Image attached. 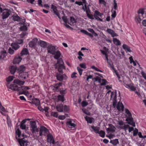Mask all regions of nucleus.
<instances>
[{"label":"nucleus","instance_id":"1","mask_svg":"<svg viewBox=\"0 0 146 146\" xmlns=\"http://www.w3.org/2000/svg\"><path fill=\"white\" fill-rule=\"evenodd\" d=\"M64 62L62 59L60 58L58 61V62L54 65V68L57 69L59 73H57L56 77L58 80L62 81L66 79L67 76L65 74H62V70L65 69V66L64 65Z\"/></svg>","mask_w":146,"mask_h":146},{"label":"nucleus","instance_id":"2","mask_svg":"<svg viewBox=\"0 0 146 146\" xmlns=\"http://www.w3.org/2000/svg\"><path fill=\"white\" fill-rule=\"evenodd\" d=\"M117 94L116 92H112L111 93V100L113 101V106L114 107H116L117 110L120 111H123L124 106L122 103L119 102L117 105Z\"/></svg>","mask_w":146,"mask_h":146},{"label":"nucleus","instance_id":"3","mask_svg":"<svg viewBox=\"0 0 146 146\" xmlns=\"http://www.w3.org/2000/svg\"><path fill=\"white\" fill-rule=\"evenodd\" d=\"M8 88L14 91H18L19 93V95L23 94H25L26 92L28 93V92L24 91L22 88V86L20 87H19L17 85L15 84H11Z\"/></svg>","mask_w":146,"mask_h":146},{"label":"nucleus","instance_id":"4","mask_svg":"<svg viewBox=\"0 0 146 146\" xmlns=\"http://www.w3.org/2000/svg\"><path fill=\"white\" fill-rule=\"evenodd\" d=\"M25 67L23 65H21L17 68V72L19 74L18 77L20 79H21L23 77V76L25 75H27L28 77V74L27 73L24 72L25 70Z\"/></svg>","mask_w":146,"mask_h":146},{"label":"nucleus","instance_id":"5","mask_svg":"<svg viewBox=\"0 0 146 146\" xmlns=\"http://www.w3.org/2000/svg\"><path fill=\"white\" fill-rule=\"evenodd\" d=\"M125 112L128 115L125 121H127L126 123L132 125L133 127H135V122L133 121V118L132 117L131 113L130 111L127 109L125 110Z\"/></svg>","mask_w":146,"mask_h":146},{"label":"nucleus","instance_id":"6","mask_svg":"<svg viewBox=\"0 0 146 146\" xmlns=\"http://www.w3.org/2000/svg\"><path fill=\"white\" fill-rule=\"evenodd\" d=\"M31 130L33 133L39 131L38 129L37 128L36 122L35 121H30Z\"/></svg>","mask_w":146,"mask_h":146},{"label":"nucleus","instance_id":"7","mask_svg":"<svg viewBox=\"0 0 146 146\" xmlns=\"http://www.w3.org/2000/svg\"><path fill=\"white\" fill-rule=\"evenodd\" d=\"M138 13L139 14L141 15L137 16L135 17V20L136 22H138V23H140L141 19L143 18V15L144 14L143 9H140Z\"/></svg>","mask_w":146,"mask_h":146},{"label":"nucleus","instance_id":"8","mask_svg":"<svg viewBox=\"0 0 146 146\" xmlns=\"http://www.w3.org/2000/svg\"><path fill=\"white\" fill-rule=\"evenodd\" d=\"M11 13V11L7 9H3V12L2 15V19H4L7 18Z\"/></svg>","mask_w":146,"mask_h":146},{"label":"nucleus","instance_id":"9","mask_svg":"<svg viewBox=\"0 0 146 146\" xmlns=\"http://www.w3.org/2000/svg\"><path fill=\"white\" fill-rule=\"evenodd\" d=\"M48 52L52 55L54 54L56 50V47L52 45H48L47 47Z\"/></svg>","mask_w":146,"mask_h":146},{"label":"nucleus","instance_id":"10","mask_svg":"<svg viewBox=\"0 0 146 146\" xmlns=\"http://www.w3.org/2000/svg\"><path fill=\"white\" fill-rule=\"evenodd\" d=\"M18 142L21 146H27L28 141L25 139V138L18 139Z\"/></svg>","mask_w":146,"mask_h":146},{"label":"nucleus","instance_id":"11","mask_svg":"<svg viewBox=\"0 0 146 146\" xmlns=\"http://www.w3.org/2000/svg\"><path fill=\"white\" fill-rule=\"evenodd\" d=\"M48 131V130L44 126H41L39 130L40 136L46 135L47 134V132Z\"/></svg>","mask_w":146,"mask_h":146},{"label":"nucleus","instance_id":"12","mask_svg":"<svg viewBox=\"0 0 146 146\" xmlns=\"http://www.w3.org/2000/svg\"><path fill=\"white\" fill-rule=\"evenodd\" d=\"M22 58L19 55L16 56L13 60V63L14 64H19L21 61Z\"/></svg>","mask_w":146,"mask_h":146},{"label":"nucleus","instance_id":"13","mask_svg":"<svg viewBox=\"0 0 146 146\" xmlns=\"http://www.w3.org/2000/svg\"><path fill=\"white\" fill-rule=\"evenodd\" d=\"M38 41V39L36 38L33 39L31 41H30L29 44V46L31 48L33 47L36 44Z\"/></svg>","mask_w":146,"mask_h":146},{"label":"nucleus","instance_id":"14","mask_svg":"<svg viewBox=\"0 0 146 146\" xmlns=\"http://www.w3.org/2000/svg\"><path fill=\"white\" fill-rule=\"evenodd\" d=\"M51 9L53 11L54 13L58 17L59 19H60L61 18L60 17L59 14L57 10L56 7L52 4L51 5Z\"/></svg>","mask_w":146,"mask_h":146},{"label":"nucleus","instance_id":"15","mask_svg":"<svg viewBox=\"0 0 146 146\" xmlns=\"http://www.w3.org/2000/svg\"><path fill=\"white\" fill-rule=\"evenodd\" d=\"M48 138L50 140V142L52 143L53 144H55L56 145V144L58 145L59 143L58 141H57L56 142H55L54 141L53 139V137L51 135H47Z\"/></svg>","mask_w":146,"mask_h":146},{"label":"nucleus","instance_id":"16","mask_svg":"<svg viewBox=\"0 0 146 146\" xmlns=\"http://www.w3.org/2000/svg\"><path fill=\"white\" fill-rule=\"evenodd\" d=\"M17 70V67L14 66H11L9 68L10 72L12 74H14L15 73Z\"/></svg>","mask_w":146,"mask_h":146},{"label":"nucleus","instance_id":"17","mask_svg":"<svg viewBox=\"0 0 146 146\" xmlns=\"http://www.w3.org/2000/svg\"><path fill=\"white\" fill-rule=\"evenodd\" d=\"M14 83H16L19 85H23L25 82V81L20 80L18 79H16L14 80L13 82Z\"/></svg>","mask_w":146,"mask_h":146},{"label":"nucleus","instance_id":"18","mask_svg":"<svg viewBox=\"0 0 146 146\" xmlns=\"http://www.w3.org/2000/svg\"><path fill=\"white\" fill-rule=\"evenodd\" d=\"M11 46H12L13 48L15 50H17L20 47L19 45L15 42L12 43L11 44Z\"/></svg>","mask_w":146,"mask_h":146},{"label":"nucleus","instance_id":"19","mask_svg":"<svg viewBox=\"0 0 146 146\" xmlns=\"http://www.w3.org/2000/svg\"><path fill=\"white\" fill-rule=\"evenodd\" d=\"M109 126L111 127L110 128H108L106 129L107 132L110 131L112 132H114L115 131V127L112 124H109Z\"/></svg>","mask_w":146,"mask_h":146},{"label":"nucleus","instance_id":"20","mask_svg":"<svg viewBox=\"0 0 146 146\" xmlns=\"http://www.w3.org/2000/svg\"><path fill=\"white\" fill-rule=\"evenodd\" d=\"M31 104H34L36 106H38L40 104V100L38 99L35 98L33 101L31 102H29Z\"/></svg>","mask_w":146,"mask_h":146},{"label":"nucleus","instance_id":"21","mask_svg":"<svg viewBox=\"0 0 146 146\" xmlns=\"http://www.w3.org/2000/svg\"><path fill=\"white\" fill-rule=\"evenodd\" d=\"M67 125L70 128L75 127L76 126V125L72 123L71 121H69L66 122Z\"/></svg>","mask_w":146,"mask_h":146},{"label":"nucleus","instance_id":"22","mask_svg":"<svg viewBox=\"0 0 146 146\" xmlns=\"http://www.w3.org/2000/svg\"><path fill=\"white\" fill-rule=\"evenodd\" d=\"M40 45L44 48H46L47 47V44L46 42L42 40H40L39 42Z\"/></svg>","mask_w":146,"mask_h":146},{"label":"nucleus","instance_id":"23","mask_svg":"<svg viewBox=\"0 0 146 146\" xmlns=\"http://www.w3.org/2000/svg\"><path fill=\"white\" fill-rule=\"evenodd\" d=\"M21 56H22L23 55H27L29 54V51L26 48H24L22 50L21 53Z\"/></svg>","mask_w":146,"mask_h":146},{"label":"nucleus","instance_id":"24","mask_svg":"<svg viewBox=\"0 0 146 146\" xmlns=\"http://www.w3.org/2000/svg\"><path fill=\"white\" fill-rule=\"evenodd\" d=\"M126 87L129 88L133 91H135L136 90V88L135 87L133 86L132 84H126L125 85Z\"/></svg>","mask_w":146,"mask_h":146},{"label":"nucleus","instance_id":"25","mask_svg":"<svg viewBox=\"0 0 146 146\" xmlns=\"http://www.w3.org/2000/svg\"><path fill=\"white\" fill-rule=\"evenodd\" d=\"M54 56V58L58 60L59 59V58L60 57L61 55V53L59 50L57 51L55 54ZM58 60H57L58 61Z\"/></svg>","mask_w":146,"mask_h":146},{"label":"nucleus","instance_id":"26","mask_svg":"<svg viewBox=\"0 0 146 146\" xmlns=\"http://www.w3.org/2000/svg\"><path fill=\"white\" fill-rule=\"evenodd\" d=\"M85 119L88 123H91L94 120V118L92 117H90L86 116L85 117Z\"/></svg>","mask_w":146,"mask_h":146},{"label":"nucleus","instance_id":"27","mask_svg":"<svg viewBox=\"0 0 146 146\" xmlns=\"http://www.w3.org/2000/svg\"><path fill=\"white\" fill-rule=\"evenodd\" d=\"M80 32L81 33H83L84 34H85L91 38H92L93 37V35L89 33L87 31L85 30H81L80 31Z\"/></svg>","mask_w":146,"mask_h":146},{"label":"nucleus","instance_id":"28","mask_svg":"<svg viewBox=\"0 0 146 146\" xmlns=\"http://www.w3.org/2000/svg\"><path fill=\"white\" fill-rule=\"evenodd\" d=\"M13 20L14 21H20V18L17 15H14L12 16Z\"/></svg>","mask_w":146,"mask_h":146},{"label":"nucleus","instance_id":"29","mask_svg":"<svg viewBox=\"0 0 146 146\" xmlns=\"http://www.w3.org/2000/svg\"><path fill=\"white\" fill-rule=\"evenodd\" d=\"M63 105L62 104L58 105L56 106V108L57 110L59 112L63 111Z\"/></svg>","mask_w":146,"mask_h":146},{"label":"nucleus","instance_id":"30","mask_svg":"<svg viewBox=\"0 0 146 146\" xmlns=\"http://www.w3.org/2000/svg\"><path fill=\"white\" fill-rule=\"evenodd\" d=\"M123 48L126 51H127L129 52H131V50L130 49V47L127 46V45L125 44H123Z\"/></svg>","mask_w":146,"mask_h":146},{"label":"nucleus","instance_id":"31","mask_svg":"<svg viewBox=\"0 0 146 146\" xmlns=\"http://www.w3.org/2000/svg\"><path fill=\"white\" fill-rule=\"evenodd\" d=\"M91 127L96 133H99V130L100 129V128L99 127L97 126L95 127L94 125L92 126Z\"/></svg>","mask_w":146,"mask_h":146},{"label":"nucleus","instance_id":"32","mask_svg":"<svg viewBox=\"0 0 146 146\" xmlns=\"http://www.w3.org/2000/svg\"><path fill=\"white\" fill-rule=\"evenodd\" d=\"M113 42L116 45H120L121 44L120 41L116 38H113Z\"/></svg>","mask_w":146,"mask_h":146},{"label":"nucleus","instance_id":"33","mask_svg":"<svg viewBox=\"0 0 146 146\" xmlns=\"http://www.w3.org/2000/svg\"><path fill=\"white\" fill-rule=\"evenodd\" d=\"M62 83L61 82L57 84L54 86V87L57 91H59L60 87L62 86Z\"/></svg>","mask_w":146,"mask_h":146},{"label":"nucleus","instance_id":"34","mask_svg":"<svg viewBox=\"0 0 146 146\" xmlns=\"http://www.w3.org/2000/svg\"><path fill=\"white\" fill-rule=\"evenodd\" d=\"M110 143H112L114 145H116L119 143L118 140L117 139H115L114 140H111Z\"/></svg>","mask_w":146,"mask_h":146},{"label":"nucleus","instance_id":"35","mask_svg":"<svg viewBox=\"0 0 146 146\" xmlns=\"http://www.w3.org/2000/svg\"><path fill=\"white\" fill-rule=\"evenodd\" d=\"M20 29L21 31H27V27L26 25H23V26H21L20 28Z\"/></svg>","mask_w":146,"mask_h":146},{"label":"nucleus","instance_id":"36","mask_svg":"<svg viewBox=\"0 0 146 146\" xmlns=\"http://www.w3.org/2000/svg\"><path fill=\"white\" fill-rule=\"evenodd\" d=\"M94 15H95L97 16H100V17L102 18V15H104V14L103 13H100L98 11L96 10L94 11Z\"/></svg>","mask_w":146,"mask_h":146},{"label":"nucleus","instance_id":"37","mask_svg":"<svg viewBox=\"0 0 146 146\" xmlns=\"http://www.w3.org/2000/svg\"><path fill=\"white\" fill-rule=\"evenodd\" d=\"M57 97L58 100L61 101L62 102H63L64 101V95H58Z\"/></svg>","mask_w":146,"mask_h":146},{"label":"nucleus","instance_id":"38","mask_svg":"<svg viewBox=\"0 0 146 146\" xmlns=\"http://www.w3.org/2000/svg\"><path fill=\"white\" fill-rule=\"evenodd\" d=\"M70 23H68L69 24L72 25V24H73V23H75L76 22V21L75 19L74 18L72 17H70Z\"/></svg>","mask_w":146,"mask_h":146},{"label":"nucleus","instance_id":"39","mask_svg":"<svg viewBox=\"0 0 146 146\" xmlns=\"http://www.w3.org/2000/svg\"><path fill=\"white\" fill-rule=\"evenodd\" d=\"M102 137H105V132L102 130H101L99 132V133H98Z\"/></svg>","mask_w":146,"mask_h":146},{"label":"nucleus","instance_id":"40","mask_svg":"<svg viewBox=\"0 0 146 146\" xmlns=\"http://www.w3.org/2000/svg\"><path fill=\"white\" fill-rule=\"evenodd\" d=\"M86 15L90 19H94V15H93L91 14H90L89 13H87Z\"/></svg>","mask_w":146,"mask_h":146},{"label":"nucleus","instance_id":"41","mask_svg":"<svg viewBox=\"0 0 146 146\" xmlns=\"http://www.w3.org/2000/svg\"><path fill=\"white\" fill-rule=\"evenodd\" d=\"M15 77L13 76H10L6 79V81L7 82H10L12 81Z\"/></svg>","mask_w":146,"mask_h":146},{"label":"nucleus","instance_id":"42","mask_svg":"<svg viewBox=\"0 0 146 146\" xmlns=\"http://www.w3.org/2000/svg\"><path fill=\"white\" fill-rule=\"evenodd\" d=\"M15 42L17 43L19 45L20 44L21 45H22L23 43V40L21 39H18Z\"/></svg>","mask_w":146,"mask_h":146},{"label":"nucleus","instance_id":"43","mask_svg":"<svg viewBox=\"0 0 146 146\" xmlns=\"http://www.w3.org/2000/svg\"><path fill=\"white\" fill-rule=\"evenodd\" d=\"M28 33L26 31H23L22 33L20 35V36L21 38H23L25 35L27 34Z\"/></svg>","mask_w":146,"mask_h":146},{"label":"nucleus","instance_id":"44","mask_svg":"<svg viewBox=\"0 0 146 146\" xmlns=\"http://www.w3.org/2000/svg\"><path fill=\"white\" fill-rule=\"evenodd\" d=\"M67 93V90L66 89L64 90H60V93L62 95H64V94H66Z\"/></svg>","mask_w":146,"mask_h":146},{"label":"nucleus","instance_id":"45","mask_svg":"<svg viewBox=\"0 0 146 146\" xmlns=\"http://www.w3.org/2000/svg\"><path fill=\"white\" fill-rule=\"evenodd\" d=\"M16 134L18 135V137H19L21 135V132L19 129H18L16 131Z\"/></svg>","mask_w":146,"mask_h":146},{"label":"nucleus","instance_id":"46","mask_svg":"<svg viewBox=\"0 0 146 146\" xmlns=\"http://www.w3.org/2000/svg\"><path fill=\"white\" fill-rule=\"evenodd\" d=\"M63 109L64 111L66 112H67L69 110V107L66 105H65L64 106H63Z\"/></svg>","mask_w":146,"mask_h":146},{"label":"nucleus","instance_id":"47","mask_svg":"<svg viewBox=\"0 0 146 146\" xmlns=\"http://www.w3.org/2000/svg\"><path fill=\"white\" fill-rule=\"evenodd\" d=\"M113 6L114 9L115 10H117V5L115 0H113Z\"/></svg>","mask_w":146,"mask_h":146},{"label":"nucleus","instance_id":"48","mask_svg":"<svg viewBox=\"0 0 146 146\" xmlns=\"http://www.w3.org/2000/svg\"><path fill=\"white\" fill-rule=\"evenodd\" d=\"M138 133V130L137 128H135V130L133 131V136H136Z\"/></svg>","mask_w":146,"mask_h":146},{"label":"nucleus","instance_id":"49","mask_svg":"<svg viewBox=\"0 0 146 146\" xmlns=\"http://www.w3.org/2000/svg\"><path fill=\"white\" fill-rule=\"evenodd\" d=\"M62 19L64 21L65 23H68V20L67 19L66 16H64L62 17Z\"/></svg>","mask_w":146,"mask_h":146},{"label":"nucleus","instance_id":"50","mask_svg":"<svg viewBox=\"0 0 146 146\" xmlns=\"http://www.w3.org/2000/svg\"><path fill=\"white\" fill-rule=\"evenodd\" d=\"M94 18H95L96 19L100 21H103V20L99 18L98 16L95 15H94Z\"/></svg>","mask_w":146,"mask_h":146},{"label":"nucleus","instance_id":"51","mask_svg":"<svg viewBox=\"0 0 146 146\" xmlns=\"http://www.w3.org/2000/svg\"><path fill=\"white\" fill-rule=\"evenodd\" d=\"M77 69L80 75H82L83 70L79 67H77Z\"/></svg>","mask_w":146,"mask_h":146},{"label":"nucleus","instance_id":"52","mask_svg":"<svg viewBox=\"0 0 146 146\" xmlns=\"http://www.w3.org/2000/svg\"><path fill=\"white\" fill-rule=\"evenodd\" d=\"M90 6V5H88V6L87 8H86V14H87V13H91V11L90 9V8L89 7Z\"/></svg>","mask_w":146,"mask_h":146},{"label":"nucleus","instance_id":"53","mask_svg":"<svg viewBox=\"0 0 146 146\" xmlns=\"http://www.w3.org/2000/svg\"><path fill=\"white\" fill-rule=\"evenodd\" d=\"M79 66L81 67L84 69H85L86 68V64L85 63L80 64Z\"/></svg>","mask_w":146,"mask_h":146},{"label":"nucleus","instance_id":"54","mask_svg":"<svg viewBox=\"0 0 146 146\" xmlns=\"http://www.w3.org/2000/svg\"><path fill=\"white\" fill-rule=\"evenodd\" d=\"M108 82L106 81V80L104 79L102 80V82L101 84V85L104 86L106 84V83Z\"/></svg>","mask_w":146,"mask_h":146},{"label":"nucleus","instance_id":"55","mask_svg":"<svg viewBox=\"0 0 146 146\" xmlns=\"http://www.w3.org/2000/svg\"><path fill=\"white\" fill-rule=\"evenodd\" d=\"M14 51L11 48H9V53L10 54H13L14 53Z\"/></svg>","mask_w":146,"mask_h":146},{"label":"nucleus","instance_id":"56","mask_svg":"<svg viewBox=\"0 0 146 146\" xmlns=\"http://www.w3.org/2000/svg\"><path fill=\"white\" fill-rule=\"evenodd\" d=\"M88 104V103L86 101L82 102V106L83 107L86 106Z\"/></svg>","mask_w":146,"mask_h":146},{"label":"nucleus","instance_id":"57","mask_svg":"<svg viewBox=\"0 0 146 146\" xmlns=\"http://www.w3.org/2000/svg\"><path fill=\"white\" fill-rule=\"evenodd\" d=\"M129 126L128 125H124L123 127H120L122 129H126L129 128Z\"/></svg>","mask_w":146,"mask_h":146},{"label":"nucleus","instance_id":"58","mask_svg":"<svg viewBox=\"0 0 146 146\" xmlns=\"http://www.w3.org/2000/svg\"><path fill=\"white\" fill-rule=\"evenodd\" d=\"M77 74V73L75 72H74L72 73L71 75V77L72 78L75 79L76 77V75Z\"/></svg>","mask_w":146,"mask_h":146},{"label":"nucleus","instance_id":"59","mask_svg":"<svg viewBox=\"0 0 146 146\" xmlns=\"http://www.w3.org/2000/svg\"><path fill=\"white\" fill-rule=\"evenodd\" d=\"M82 111L83 112L86 114L88 115H90V112L88 110H82Z\"/></svg>","mask_w":146,"mask_h":146},{"label":"nucleus","instance_id":"60","mask_svg":"<svg viewBox=\"0 0 146 146\" xmlns=\"http://www.w3.org/2000/svg\"><path fill=\"white\" fill-rule=\"evenodd\" d=\"M20 128L22 129H26V125L24 124H21Z\"/></svg>","mask_w":146,"mask_h":146},{"label":"nucleus","instance_id":"61","mask_svg":"<svg viewBox=\"0 0 146 146\" xmlns=\"http://www.w3.org/2000/svg\"><path fill=\"white\" fill-rule=\"evenodd\" d=\"M100 4H103L104 5L106 6V3L104 0H99Z\"/></svg>","mask_w":146,"mask_h":146},{"label":"nucleus","instance_id":"62","mask_svg":"<svg viewBox=\"0 0 146 146\" xmlns=\"http://www.w3.org/2000/svg\"><path fill=\"white\" fill-rule=\"evenodd\" d=\"M106 32L111 35L112 34V32H113V31L112 29H108L106 30Z\"/></svg>","mask_w":146,"mask_h":146},{"label":"nucleus","instance_id":"63","mask_svg":"<svg viewBox=\"0 0 146 146\" xmlns=\"http://www.w3.org/2000/svg\"><path fill=\"white\" fill-rule=\"evenodd\" d=\"M51 114L52 116L57 117L58 116V114L57 112H52Z\"/></svg>","mask_w":146,"mask_h":146},{"label":"nucleus","instance_id":"64","mask_svg":"<svg viewBox=\"0 0 146 146\" xmlns=\"http://www.w3.org/2000/svg\"><path fill=\"white\" fill-rule=\"evenodd\" d=\"M141 74L144 79L146 80V74L144 73L143 71H141Z\"/></svg>","mask_w":146,"mask_h":146}]
</instances>
